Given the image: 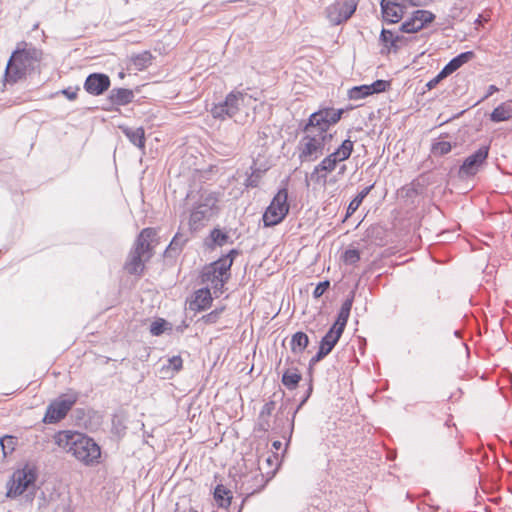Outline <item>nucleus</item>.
Listing matches in <instances>:
<instances>
[{
	"label": "nucleus",
	"mask_w": 512,
	"mask_h": 512,
	"mask_svg": "<svg viewBox=\"0 0 512 512\" xmlns=\"http://www.w3.org/2000/svg\"><path fill=\"white\" fill-rule=\"evenodd\" d=\"M55 443L78 461L90 466L98 463L101 456L99 445L89 436L71 430H63L54 436Z\"/></svg>",
	"instance_id": "nucleus-1"
},
{
	"label": "nucleus",
	"mask_w": 512,
	"mask_h": 512,
	"mask_svg": "<svg viewBox=\"0 0 512 512\" xmlns=\"http://www.w3.org/2000/svg\"><path fill=\"white\" fill-rule=\"evenodd\" d=\"M43 52L32 44L19 43L12 53L6 70L5 77L8 82L15 83L24 78L27 73L34 71L42 60Z\"/></svg>",
	"instance_id": "nucleus-2"
},
{
	"label": "nucleus",
	"mask_w": 512,
	"mask_h": 512,
	"mask_svg": "<svg viewBox=\"0 0 512 512\" xmlns=\"http://www.w3.org/2000/svg\"><path fill=\"white\" fill-rule=\"evenodd\" d=\"M236 255H238V251L232 249L228 254L206 265L201 272V282L210 284L214 293H222L225 283L230 278V269Z\"/></svg>",
	"instance_id": "nucleus-3"
},
{
	"label": "nucleus",
	"mask_w": 512,
	"mask_h": 512,
	"mask_svg": "<svg viewBox=\"0 0 512 512\" xmlns=\"http://www.w3.org/2000/svg\"><path fill=\"white\" fill-rule=\"evenodd\" d=\"M354 149V142L345 139L342 144L331 154L327 155L311 173V180L317 184L327 182V174L336 169L339 162L349 159Z\"/></svg>",
	"instance_id": "nucleus-4"
},
{
	"label": "nucleus",
	"mask_w": 512,
	"mask_h": 512,
	"mask_svg": "<svg viewBox=\"0 0 512 512\" xmlns=\"http://www.w3.org/2000/svg\"><path fill=\"white\" fill-rule=\"evenodd\" d=\"M343 113L344 109L322 107L309 116L308 121L302 127V131H313L314 133L331 140L332 134L328 131L331 126L340 121Z\"/></svg>",
	"instance_id": "nucleus-5"
},
{
	"label": "nucleus",
	"mask_w": 512,
	"mask_h": 512,
	"mask_svg": "<svg viewBox=\"0 0 512 512\" xmlns=\"http://www.w3.org/2000/svg\"><path fill=\"white\" fill-rule=\"evenodd\" d=\"M37 473L34 467L26 464L22 469L16 470L8 483V497H17L28 491L34 493Z\"/></svg>",
	"instance_id": "nucleus-6"
},
{
	"label": "nucleus",
	"mask_w": 512,
	"mask_h": 512,
	"mask_svg": "<svg viewBox=\"0 0 512 512\" xmlns=\"http://www.w3.org/2000/svg\"><path fill=\"white\" fill-rule=\"evenodd\" d=\"M303 132L305 135L298 144L299 160L301 163L313 162L323 155L325 143L330 140L313 131Z\"/></svg>",
	"instance_id": "nucleus-7"
},
{
	"label": "nucleus",
	"mask_w": 512,
	"mask_h": 512,
	"mask_svg": "<svg viewBox=\"0 0 512 512\" xmlns=\"http://www.w3.org/2000/svg\"><path fill=\"white\" fill-rule=\"evenodd\" d=\"M287 200V188L279 189L263 214L262 219L265 227H272L283 221L289 212V204Z\"/></svg>",
	"instance_id": "nucleus-8"
},
{
	"label": "nucleus",
	"mask_w": 512,
	"mask_h": 512,
	"mask_svg": "<svg viewBox=\"0 0 512 512\" xmlns=\"http://www.w3.org/2000/svg\"><path fill=\"white\" fill-rule=\"evenodd\" d=\"M216 203L217 199L212 194L201 195L190 214L189 228L191 231H197L204 227L213 216Z\"/></svg>",
	"instance_id": "nucleus-9"
},
{
	"label": "nucleus",
	"mask_w": 512,
	"mask_h": 512,
	"mask_svg": "<svg viewBox=\"0 0 512 512\" xmlns=\"http://www.w3.org/2000/svg\"><path fill=\"white\" fill-rule=\"evenodd\" d=\"M77 400V393H67L59 396L48 405L43 417V422L46 424H55L61 421L66 417Z\"/></svg>",
	"instance_id": "nucleus-10"
},
{
	"label": "nucleus",
	"mask_w": 512,
	"mask_h": 512,
	"mask_svg": "<svg viewBox=\"0 0 512 512\" xmlns=\"http://www.w3.org/2000/svg\"><path fill=\"white\" fill-rule=\"evenodd\" d=\"M248 98L246 93L240 91L230 92L225 100L221 103L215 104L211 109V114L216 119L224 120L225 118L234 117L245 104Z\"/></svg>",
	"instance_id": "nucleus-11"
},
{
	"label": "nucleus",
	"mask_w": 512,
	"mask_h": 512,
	"mask_svg": "<svg viewBox=\"0 0 512 512\" xmlns=\"http://www.w3.org/2000/svg\"><path fill=\"white\" fill-rule=\"evenodd\" d=\"M355 0L337 1L326 8V16L332 25L347 21L356 10Z\"/></svg>",
	"instance_id": "nucleus-12"
},
{
	"label": "nucleus",
	"mask_w": 512,
	"mask_h": 512,
	"mask_svg": "<svg viewBox=\"0 0 512 512\" xmlns=\"http://www.w3.org/2000/svg\"><path fill=\"white\" fill-rule=\"evenodd\" d=\"M489 146H481L477 151L468 156L459 168V176L467 178L478 173L488 158Z\"/></svg>",
	"instance_id": "nucleus-13"
},
{
	"label": "nucleus",
	"mask_w": 512,
	"mask_h": 512,
	"mask_svg": "<svg viewBox=\"0 0 512 512\" xmlns=\"http://www.w3.org/2000/svg\"><path fill=\"white\" fill-rule=\"evenodd\" d=\"M157 236V230L155 228L147 227L144 228L138 235L134 247L131 249L134 252L145 256V260H150L153 256L154 240Z\"/></svg>",
	"instance_id": "nucleus-14"
},
{
	"label": "nucleus",
	"mask_w": 512,
	"mask_h": 512,
	"mask_svg": "<svg viewBox=\"0 0 512 512\" xmlns=\"http://www.w3.org/2000/svg\"><path fill=\"white\" fill-rule=\"evenodd\" d=\"M380 5L383 19L388 23L399 22L409 7L403 0H381Z\"/></svg>",
	"instance_id": "nucleus-15"
},
{
	"label": "nucleus",
	"mask_w": 512,
	"mask_h": 512,
	"mask_svg": "<svg viewBox=\"0 0 512 512\" xmlns=\"http://www.w3.org/2000/svg\"><path fill=\"white\" fill-rule=\"evenodd\" d=\"M434 15L427 10H417L413 16L403 22L399 28L402 33H416L421 30L427 23L434 20Z\"/></svg>",
	"instance_id": "nucleus-16"
},
{
	"label": "nucleus",
	"mask_w": 512,
	"mask_h": 512,
	"mask_svg": "<svg viewBox=\"0 0 512 512\" xmlns=\"http://www.w3.org/2000/svg\"><path fill=\"white\" fill-rule=\"evenodd\" d=\"M110 86V78L103 73L90 74L84 83V89L91 95H102Z\"/></svg>",
	"instance_id": "nucleus-17"
},
{
	"label": "nucleus",
	"mask_w": 512,
	"mask_h": 512,
	"mask_svg": "<svg viewBox=\"0 0 512 512\" xmlns=\"http://www.w3.org/2000/svg\"><path fill=\"white\" fill-rule=\"evenodd\" d=\"M145 256L139 252L130 251L124 269L131 275H142L145 269Z\"/></svg>",
	"instance_id": "nucleus-18"
},
{
	"label": "nucleus",
	"mask_w": 512,
	"mask_h": 512,
	"mask_svg": "<svg viewBox=\"0 0 512 512\" xmlns=\"http://www.w3.org/2000/svg\"><path fill=\"white\" fill-rule=\"evenodd\" d=\"M133 99V91L126 88H113L109 94V100L114 105L124 106L131 103Z\"/></svg>",
	"instance_id": "nucleus-19"
},
{
	"label": "nucleus",
	"mask_w": 512,
	"mask_h": 512,
	"mask_svg": "<svg viewBox=\"0 0 512 512\" xmlns=\"http://www.w3.org/2000/svg\"><path fill=\"white\" fill-rule=\"evenodd\" d=\"M474 57V53L472 51H466L463 52L453 59H451L444 67V73L451 75L453 72L458 70L461 66H463L465 63L469 62Z\"/></svg>",
	"instance_id": "nucleus-20"
},
{
	"label": "nucleus",
	"mask_w": 512,
	"mask_h": 512,
	"mask_svg": "<svg viewBox=\"0 0 512 512\" xmlns=\"http://www.w3.org/2000/svg\"><path fill=\"white\" fill-rule=\"evenodd\" d=\"M153 59L154 57L150 51H143L141 53L132 54L129 57V62L135 70L143 71L152 64Z\"/></svg>",
	"instance_id": "nucleus-21"
},
{
	"label": "nucleus",
	"mask_w": 512,
	"mask_h": 512,
	"mask_svg": "<svg viewBox=\"0 0 512 512\" xmlns=\"http://www.w3.org/2000/svg\"><path fill=\"white\" fill-rule=\"evenodd\" d=\"M379 40L381 44L387 48L388 52H390L391 49L396 51L399 48L398 43L403 40V36L383 28Z\"/></svg>",
	"instance_id": "nucleus-22"
},
{
	"label": "nucleus",
	"mask_w": 512,
	"mask_h": 512,
	"mask_svg": "<svg viewBox=\"0 0 512 512\" xmlns=\"http://www.w3.org/2000/svg\"><path fill=\"white\" fill-rule=\"evenodd\" d=\"M212 302V296L208 287L201 288L195 292V298L191 307L198 311L207 309Z\"/></svg>",
	"instance_id": "nucleus-23"
},
{
	"label": "nucleus",
	"mask_w": 512,
	"mask_h": 512,
	"mask_svg": "<svg viewBox=\"0 0 512 512\" xmlns=\"http://www.w3.org/2000/svg\"><path fill=\"white\" fill-rule=\"evenodd\" d=\"M122 131L133 145L140 149L145 148V131L143 127H125Z\"/></svg>",
	"instance_id": "nucleus-24"
},
{
	"label": "nucleus",
	"mask_w": 512,
	"mask_h": 512,
	"mask_svg": "<svg viewBox=\"0 0 512 512\" xmlns=\"http://www.w3.org/2000/svg\"><path fill=\"white\" fill-rule=\"evenodd\" d=\"M283 419L276 416L275 419V425L272 427L270 424L269 417H263L262 415L258 416L257 424H256V430L262 431V432H268L270 429L277 435H280L281 437L285 438V434L282 433V429L280 428V422H282Z\"/></svg>",
	"instance_id": "nucleus-25"
},
{
	"label": "nucleus",
	"mask_w": 512,
	"mask_h": 512,
	"mask_svg": "<svg viewBox=\"0 0 512 512\" xmlns=\"http://www.w3.org/2000/svg\"><path fill=\"white\" fill-rule=\"evenodd\" d=\"M188 238L177 232L164 252L165 257H176L182 251Z\"/></svg>",
	"instance_id": "nucleus-26"
},
{
	"label": "nucleus",
	"mask_w": 512,
	"mask_h": 512,
	"mask_svg": "<svg viewBox=\"0 0 512 512\" xmlns=\"http://www.w3.org/2000/svg\"><path fill=\"white\" fill-rule=\"evenodd\" d=\"M309 345V338L306 333L298 331L294 333L290 340L291 351L295 355H299L305 351Z\"/></svg>",
	"instance_id": "nucleus-27"
},
{
	"label": "nucleus",
	"mask_w": 512,
	"mask_h": 512,
	"mask_svg": "<svg viewBox=\"0 0 512 512\" xmlns=\"http://www.w3.org/2000/svg\"><path fill=\"white\" fill-rule=\"evenodd\" d=\"M341 335L342 333L330 327L328 332L321 339L319 348H321L322 350L329 354L333 350L335 345L338 343Z\"/></svg>",
	"instance_id": "nucleus-28"
},
{
	"label": "nucleus",
	"mask_w": 512,
	"mask_h": 512,
	"mask_svg": "<svg viewBox=\"0 0 512 512\" xmlns=\"http://www.w3.org/2000/svg\"><path fill=\"white\" fill-rule=\"evenodd\" d=\"M490 119L496 123L512 119V105L509 103L500 104L492 111Z\"/></svg>",
	"instance_id": "nucleus-29"
},
{
	"label": "nucleus",
	"mask_w": 512,
	"mask_h": 512,
	"mask_svg": "<svg viewBox=\"0 0 512 512\" xmlns=\"http://www.w3.org/2000/svg\"><path fill=\"white\" fill-rule=\"evenodd\" d=\"M301 379L302 376L297 368H288L282 375V383L289 390L296 389Z\"/></svg>",
	"instance_id": "nucleus-30"
},
{
	"label": "nucleus",
	"mask_w": 512,
	"mask_h": 512,
	"mask_svg": "<svg viewBox=\"0 0 512 512\" xmlns=\"http://www.w3.org/2000/svg\"><path fill=\"white\" fill-rule=\"evenodd\" d=\"M374 184L365 187L363 190H361L355 198H353L346 211L345 218H349L352 214L355 213V211L359 208L365 197L370 193V191L373 189Z\"/></svg>",
	"instance_id": "nucleus-31"
},
{
	"label": "nucleus",
	"mask_w": 512,
	"mask_h": 512,
	"mask_svg": "<svg viewBox=\"0 0 512 512\" xmlns=\"http://www.w3.org/2000/svg\"><path fill=\"white\" fill-rule=\"evenodd\" d=\"M214 499L219 507L227 508L231 504V491L223 485H217L214 490Z\"/></svg>",
	"instance_id": "nucleus-32"
},
{
	"label": "nucleus",
	"mask_w": 512,
	"mask_h": 512,
	"mask_svg": "<svg viewBox=\"0 0 512 512\" xmlns=\"http://www.w3.org/2000/svg\"><path fill=\"white\" fill-rule=\"evenodd\" d=\"M452 147V144L448 141H435L431 146V154L436 157H441L450 153Z\"/></svg>",
	"instance_id": "nucleus-33"
},
{
	"label": "nucleus",
	"mask_w": 512,
	"mask_h": 512,
	"mask_svg": "<svg viewBox=\"0 0 512 512\" xmlns=\"http://www.w3.org/2000/svg\"><path fill=\"white\" fill-rule=\"evenodd\" d=\"M371 94L369 85L355 86L348 91V97L351 100H360Z\"/></svg>",
	"instance_id": "nucleus-34"
},
{
	"label": "nucleus",
	"mask_w": 512,
	"mask_h": 512,
	"mask_svg": "<svg viewBox=\"0 0 512 512\" xmlns=\"http://www.w3.org/2000/svg\"><path fill=\"white\" fill-rule=\"evenodd\" d=\"M16 442L17 439L13 436H4L3 438H1L0 445L4 457H7L14 451Z\"/></svg>",
	"instance_id": "nucleus-35"
},
{
	"label": "nucleus",
	"mask_w": 512,
	"mask_h": 512,
	"mask_svg": "<svg viewBox=\"0 0 512 512\" xmlns=\"http://www.w3.org/2000/svg\"><path fill=\"white\" fill-rule=\"evenodd\" d=\"M262 176H263V171L260 170V169H254L251 173V175H249L245 181V186L247 188H256L258 187L261 179H262Z\"/></svg>",
	"instance_id": "nucleus-36"
},
{
	"label": "nucleus",
	"mask_w": 512,
	"mask_h": 512,
	"mask_svg": "<svg viewBox=\"0 0 512 512\" xmlns=\"http://www.w3.org/2000/svg\"><path fill=\"white\" fill-rule=\"evenodd\" d=\"M349 315L350 313L340 310L338 312L337 319L335 323L331 326V328L336 329V331H339L340 333L343 334Z\"/></svg>",
	"instance_id": "nucleus-37"
},
{
	"label": "nucleus",
	"mask_w": 512,
	"mask_h": 512,
	"mask_svg": "<svg viewBox=\"0 0 512 512\" xmlns=\"http://www.w3.org/2000/svg\"><path fill=\"white\" fill-rule=\"evenodd\" d=\"M342 259L347 265H356L360 260V252L357 249H348L343 253Z\"/></svg>",
	"instance_id": "nucleus-38"
},
{
	"label": "nucleus",
	"mask_w": 512,
	"mask_h": 512,
	"mask_svg": "<svg viewBox=\"0 0 512 512\" xmlns=\"http://www.w3.org/2000/svg\"><path fill=\"white\" fill-rule=\"evenodd\" d=\"M210 237L212 241L218 246H223L229 239V236L226 233L216 228L211 231Z\"/></svg>",
	"instance_id": "nucleus-39"
},
{
	"label": "nucleus",
	"mask_w": 512,
	"mask_h": 512,
	"mask_svg": "<svg viewBox=\"0 0 512 512\" xmlns=\"http://www.w3.org/2000/svg\"><path fill=\"white\" fill-rule=\"evenodd\" d=\"M390 86V82L386 80H376L372 84L369 85L371 94L381 93L386 91Z\"/></svg>",
	"instance_id": "nucleus-40"
},
{
	"label": "nucleus",
	"mask_w": 512,
	"mask_h": 512,
	"mask_svg": "<svg viewBox=\"0 0 512 512\" xmlns=\"http://www.w3.org/2000/svg\"><path fill=\"white\" fill-rule=\"evenodd\" d=\"M167 325V322L163 319L156 320L152 322L150 326V332L154 336H159L165 331V326Z\"/></svg>",
	"instance_id": "nucleus-41"
},
{
	"label": "nucleus",
	"mask_w": 512,
	"mask_h": 512,
	"mask_svg": "<svg viewBox=\"0 0 512 512\" xmlns=\"http://www.w3.org/2000/svg\"><path fill=\"white\" fill-rule=\"evenodd\" d=\"M223 310H224L223 307L217 308V309L211 311L210 313L204 315L202 319L207 324H214L218 321Z\"/></svg>",
	"instance_id": "nucleus-42"
},
{
	"label": "nucleus",
	"mask_w": 512,
	"mask_h": 512,
	"mask_svg": "<svg viewBox=\"0 0 512 512\" xmlns=\"http://www.w3.org/2000/svg\"><path fill=\"white\" fill-rule=\"evenodd\" d=\"M330 287V282L328 280L319 282L313 291V297L318 299L320 298Z\"/></svg>",
	"instance_id": "nucleus-43"
},
{
	"label": "nucleus",
	"mask_w": 512,
	"mask_h": 512,
	"mask_svg": "<svg viewBox=\"0 0 512 512\" xmlns=\"http://www.w3.org/2000/svg\"><path fill=\"white\" fill-rule=\"evenodd\" d=\"M443 73H444V70L442 69L433 79H431L426 84V86L429 90L435 88L440 83V81H442L444 78H446L448 76V74H443Z\"/></svg>",
	"instance_id": "nucleus-44"
},
{
	"label": "nucleus",
	"mask_w": 512,
	"mask_h": 512,
	"mask_svg": "<svg viewBox=\"0 0 512 512\" xmlns=\"http://www.w3.org/2000/svg\"><path fill=\"white\" fill-rule=\"evenodd\" d=\"M274 409H275V402L272 401V400L268 401V402H266L263 405L259 415H262L263 417H269L270 418V416H271L272 412L274 411Z\"/></svg>",
	"instance_id": "nucleus-45"
},
{
	"label": "nucleus",
	"mask_w": 512,
	"mask_h": 512,
	"mask_svg": "<svg viewBox=\"0 0 512 512\" xmlns=\"http://www.w3.org/2000/svg\"><path fill=\"white\" fill-rule=\"evenodd\" d=\"M328 355L327 352L319 348L318 352L310 359L309 361V369L311 370L312 367L320 362L323 358H325Z\"/></svg>",
	"instance_id": "nucleus-46"
},
{
	"label": "nucleus",
	"mask_w": 512,
	"mask_h": 512,
	"mask_svg": "<svg viewBox=\"0 0 512 512\" xmlns=\"http://www.w3.org/2000/svg\"><path fill=\"white\" fill-rule=\"evenodd\" d=\"M169 366L176 372L182 369L183 360L180 356H173L169 360Z\"/></svg>",
	"instance_id": "nucleus-47"
},
{
	"label": "nucleus",
	"mask_w": 512,
	"mask_h": 512,
	"mask_svg": "<svg viewBox=\"0 0 512 512\" xmlns=\"http://www.w3.org/2000/svg\"><path fill=\"white\" fill-rule=\"evenodd\" d=\"M78 91H79V88H78V87H76V88H71V87H69V88L63 89V90L61 91V93H62L63 95H65L67 99H69V100H75V99L77 98V92H78Z\"/></svg>",
	"instance_id": "nucleus-48"
},
{
	"label": "nucleus",
	"mask_w": 512,
	"mask_h": 512,
	"mask_svg": "<svg viewBox=\"0 0 512 512\" xmlns=\"http://www.w3.org/2000/svg\"><path fill=\"white\" fill-rule=\"evenodd\" d=\"M354 300V292L342 303L341 311L350 313Z\"/></svg>",
	"instance_id": "nucleus-49"
},
{
	"label": "nucleus",
	"mask_w": 512,
	"mask_h": 512,
	"mask_svg": "<svg viewBox=\"0 0 512 512\" xmlns=\"http://www.w3.org/2000/svg\"><path fill=\"white\" fill-rule=\"evenodd\" d=\"M498 91V88L495 85H490L487 89V93L482 97L480 101H484L490 96H492L495 92Z\"/></svg>",
	"instance_id": "nucleus-50"
},
{
	"label": "nucleus",
	"mask_w": 512,
	"mask_h": 512,
	"mask_svg": "<svg viewBox=\"0 0 512 512\" xmlns=\"http://www.w3.org/2000/svg\"><path fill=\"white\" fill-rule=\"evenodd\" d=\"M312 391H313V386H312V382L310 381L309 387H308L307 392H306V396L304 397V399L301 401L300 405L298 406V408L294 412V415L296 414L298 409L307 401V399L310 397Z\"/></svg>",
	"instance_id": "nucleus-51"
},
{
	"label": "nucleus",
	"mask_w": 512,
	"mask_h": 512,
	"mask_svg": "<svg viewBox=\"0 0 512 512\" xmlns=\"http://www.w3.org/2000/svg\"><path fill=\"white\" fill-rule=\"evenodd\" d=\"M408 6H421L425 0H403Z\"/></svg>",
	"instance_id": "nucleus-52"
},
{
	"label": "nucleus",
	"mask_w": 512,
	"mask_h": 512,
	"mask_svg": "<svg viewBox=\"0 0 512 512\" xmlns=\"http://www.w3.org/2000/svg\"><path fill=\"white\" fill-rule=\"evenodd\" d=\"M293 428H294V418L291 420V423H290V426H289V430L283 432L285 434V436L288 434V437L291 438V435H292V432H293ZM288 441H290V439H288ZM286 445H289V442H286Z\"/></svg>",
	"instance_id": "nucleus-53"
},
{
	"label": "nucleus",
	"mask_w": 512,
	"mask_h": 512,
	"mask_svg": "<svg viewBox=\"0 0 512 512\" xmlns=\"http://www.w3.org/2000/svg\"><path fill=\"white\" fill-rule=\"evenodd\" d=\"M274 461H278V456L276 454L272 455V456H268L267 459H266V462L269 464V465H272L274 463Z\"/></svg>",
	"instance_id": "nucleus-54"
},
{
	"label": "nucleus",
	"mask_w": 512,
	"mask_h": 512,
	"mask_svg": "<svg viewBox=\"0 0 512 512\" xmlns=\"http://www.w3.org/2000/svg\"><path fill=\"white\" fill-rule=\"evenodd\" d=\"M272 447H273L275 450H279V449L282 447V443H281L279 440H275V441L272 443Z\"/></svg>",
	"instance_id": "nucleus-55"
},
{
	"label": "nucleus",
	"mask_w": 512,
	"mask_h": 512,
	"mask_svg": "<svg viewBox=\"0 0 512 512\" xmlns=\"http://www.w3.org/2000/svg\"><path fill=\"white\" fill-rule=\"evenodd\" d=\"M345 171H346V165H342V166L340 167V169H339L338 174H344V173H345Z\"/></svg>",
	"instance_id": "nucleus-56"
},
{
	"label": "nucleus",
	"mask_w": 512,
	"mask_h": 512,
	"mask_svg": "<svg viewBox=\"0 0 512 512\" xmlns=\"http://www.w3.org/2000/svg\"><path fill=\"white\" fill-rule=\"evenodd\" d=\"M237 512H241V510H238Z\"/></svg>",
	"instance_id": "nucleus-57"
},
{
	"label": "nucleus",
	"mask_w": 512,
	"mask_h": 512,
	"mask_svg": "<svg viewBox=\"0 0 512 512\" xmlns=\"http://www.w3.org/2000/svg\"><path fill=\"white\" fill-rule=\"evenodd\" d=\"M237 512H241V510H238Z\"/></svg>",
	"instance_id": "nucleus-58"
},
{
	"label": "nucleus",
	"mask_w": 512,
	"mask_h": 512,
	"mask_svg": "<svg viewBox=\"0 0 512 512\" xmlns=\"http://www.w3.org/2000/svg\"><path fill=\"white\" fill-rule=\"evenodd\" d=\"M237 512H241V510H238Z\"/></svg>",
	"instance_id": "nucleus-59"
}]
</instances>
